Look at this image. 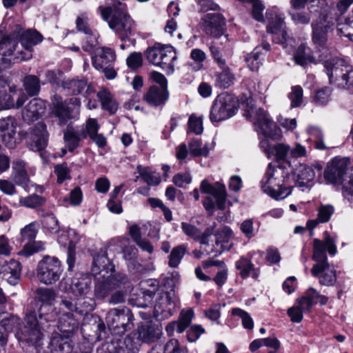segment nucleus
<instances>
[{
  "instance_id": "f257e3e1",
  "label": "nucleus",
  "mask_w": 353,
  "mask_h": 353,
  "mask_svg": "<svg viewBox=\"0 0 353 353\" xmlns=\"http://www.w3.org/2000/svg\"><path fill=\"white\" fill-rule=\"evenodd\" d=\"M37 295L43 303L38 314L34 311L26 314L23 327L19 328L15 334L19 341H26L37 345L42 338V330L48 327L49 323L55 321L57 312L52 305L55 300L56 294L52 289L39 288Z\"/></svg>"
},
{
  "instance_id": "f03ea898",
  "label": "nucleus",
  "mask_w": 353,
  "mask_h": 353,
  "mask_svg": "<svg viewBox=\"0 0 353 353\" xmlns=\"http://www.w3.org/2000/svg\"><path fill=\"white\" fill-rule=\"evenodd\" d=\"M39 32L31 30L22 32L17 26L9 35H3L0 30V53L2 62L6 65L32 58V48L42 41Z\"/></svg>"
},
{
  "instance_id": "7ed1b4c3",
  "label": "nucleus",
  "mask_w": 353,
  "mask_h": 353,
  "mask_svg": "<svg viewBox=\"0 0 353 353\" xmlns=\"http://www.w3.org/2000/svg\"><path fill=\"white\" fill-rule=\"evenodd\" d=\"M326 250L330 255L336 253L334 240L327 234L324 241L315 239L313 243L312 259L315 264L311 269L312 275L317 278L319 283L325 286H333L336 282V271L333 265L330 264Z\"/></svg>"
},
{
  "instance_id": "20e7f679",
  "label": "nucleus",
  "mask_w": 353,
  "mask_h": 353,
  "mask_svg": "<svg viewBox=\"0 0 353 353\" xmlns=\"http://www.w3.org/2000/svg\"><path fill=\"white\" fill-rule=\"evenodd\" d=\"M108 269L112 270V264L106 252L101 250L94 256L92 268V272L95 276L104 272L101 276L97 277L94 294L97 299H105L111 292L119 288L125 280V277L119 274H113L112 272L109 273Z\"/></svg>"
},
{
  "instance_id": "39448f33",
  "label": "nucleus",
  "mask_w": 353,
  "mask_h": 353,
  "mask_svg": "<svg viewBox=\"0 0 353 353\" xmlns=\"http://www.w3.org/2000/svg\"><path fill=\"white\" fill-rule=\"evenodd\" d=\"M288 172L282 166H272V163L265 172L261 181L262 191L275 200H283L288 197L292 190V186L288 183Z\"/></svg>"
},
{
  "instance_id": "423d86ee",
  "label": "nucleus",
  "mask_w": 353,
  "mask_h": 353,
  "mask_svg": "<svg viewBox=\"0 0 353 353\" xmlns=\"http://www.w3.org/2000/svg\"><path fill=\"white\" fill-rule=\"evenodd\" d=\"M100 11L103 19L108 21L109 27L121 40L128 39L135 32V23L127 13L125 5L119 2L113 8H100Z\"/></svg>"
},
{
  "instance_id": "0eeeda50",
  "label": "nucleus",
  "mask_w": 353,
  "mask_h": 353,
  "mask_svg": "<svg viewBox=\"0 0 353 353\" xmlns=\"http://www.w3.org/2000/svg\"><path fill=\"white\" fill-rule=\"evenodd\" d=\"M146 56L149 62L160 67L167 74L174 72L173 62L176 59V54L172 46L156 43L147 50Z\"/></svg>"
},
{
  "instance_id": "6e6552de",
  "label": "nucleus",
  "mask_w": 353,
  "mask_h": 353,
  "mask_svg": "<svg viewBox=\"0 0 353 353\" xmlns=\"http://www.w3.org/2000/svg\"><path fill=\"white\" fill-rule=\"evenodd\" d=\"M81 108V101L78 98L63 101L55 95L52 104V114L57 119L59 125H65L70 120L76 119Z\"/></svg>"
},
{
  "instance_id": "1a4fd4ad",
  "label": "nucleus",
  "mask_w": 353,
  "mask_h": 353,
  "mask_svg": "<svg viewBox=\"0 0 353 353\" xmlns=\"http://www.w3.org/2000/svg\"><path fill=\"white\" fill-rule=\"evenodd\" d=\"M26 100L27 96L24 92L8 84L0 70V110L19 108Z\"/></svg>"
},
{
  "instance_id": "9d476101",
  "label": "nucleus",
  "mask_w": 353,
  "mask_h": 353,
  "mask_svg": "<svg viewBox=\"0 0 353 353\" xmlns=\"http://www.w3.org/2000/svg\"><path fill=\"white\" fill-rule=\"evenodd\" d=\"M62 272L61 262L55 256H46L38 262L37 276L45 285L55 283L59 280Z\"/></svg>"
},
{
  "instance_id": "9b49d317",
  "label": "nucleus",
  "mask_w": 353,
  "mask_h": 353,
  "mask_svg": "<svg viewBox=\"0 0 353 353\" xmlns=\"http://www.w3.org/2000/svg\"><path fill=\"white\" fill-rule=\"evenodd\" d=\"M236 110V99L230 94H222L214 101L210 119L212 122H220L233 117Z\"/></svg>"
},
{
  "instance_id": "f8f14e48",
  "label": "nucleus",
  "mask_w": 353,
  "mask_h": 353,
  "mask_svg": "<svg viewBox=\"0 0 353 353\" xmlns=\"http://www.w3.org/2000/svg\"><path fill=\"white\" fill-rule=\"evenodd\" d=\"M109 328L116 334H123L132 327V314L127 308L110 310L105 318Z\"/></svg>"
},
{
  "instance_id": "ddd939ff",
  "label": "nucleus",
  "mask_w": 353,
  "mask_h": 353,
  "mask_svg": "<svg viewBox=\"0 0 353 353\" xmlns=\"http://www.w3.org/2000/svg\"><path fill=\"white\" fill-rule=\"evenodd\" d=\"M244 115L250 119L257 128L258 132L264 136L272 137L274 134L276 124L262 108L250 105L245 110Z\"/></svg>"
},
{
  "instance_id": "4468645a",
  "label": "nucleus",
  "mask_w": 353,
  "mask_h": 353,
  "mask_svg": "<svg viewBox=\"0 0 353 353\" xmlns=\"http://www.w3.org/2000/svg\"><path fill=\"white\" fill-rule=\"evenodd\" d=\"M115 57L112 49L99 48L94 50V54L92 57V64L97 70L102 71L108 79H113L116 76L113 69Z\"/></svg>"
},
{
  "instance_id": "2eb2a0df",
  "label": "nucleus",
  "mask_w": 353,
  "mask_h": 353,
  "mask_svg": "<svg viewBox=\"0 0 353 353\" xmlns=\"http://www.w3.org/2000/svg\"><path fill=\"white\" fill-rule=\"evenodd\" d=\"M350 161L346 158L335 157L328 163L324 171V179L327 183L339 185L345 176L347 167Z\"/></svg>"
},
{
  "instance_id": "dca6fc26",
  "label": "nucleus",
  "mask_w": 353,
  "mask_h": 353,
  "mask_svg": "<svg viewBox=\"0 0 353 353\" xmlns=\"http://www.w3.org/2000/svg\"><path fill=\"white\" fill-rule=\"evenodd\" d=\"M312 41L316 46V51L323 56L327 57V49L325 43L327 40V32L328 26L325 23V18L323 15L319 16V21H314L312 23Z\"/></svg>"
},
{
  "instance_id": "f3484780",
  "label": "nucleus",
  "mask_w": 353,
  "mask_h": 353,
  "mask_svg": "<svg viewBox=\"0 0 353 353\" xmlns=\"http://www.w3.org/2000/svg\"><path fill=\"white\" fill-rule=\"evenodd\" d=\"M225 25V19L219 13H208L201 21V27L203 30L214 37L222 35Z\"/></svg>"
},
{
  "instance_id": "a211bd4d",
  "label": "nucleus",
  "mask_w": 353,
  "mask_h": 353,
  "mask_svg": "<svg viewBox=\"0 0 353 353\" xmlns=\"http://www.w3.org/2000/svg\"><path fill=\"white\" fill-rule=\"evenodd\" d=\"M176 303L169 293H161L155 301L154 315L159 319H168L175 311Z\"/></svg>"
},
{
  "instance_id": "6ab92c4d",
  "label": "nucleus",
  "mask_w": 353,
  "mask_h": 353,
  "mask_svg": "<svg viewBox=\"0 0 353 353\" xmlns=\"http://www.w3.org/2000/svg\"><path fill=\"white\" fill-rule=\"evenodd\" d=\"M267 30L269 33L272 34V39L275 43L292 45L294 42L288 37L283 19L280 17H276L274 19H272L269 23Z\"/></svg>"
},
{
  "instance_id": "aec40b11",
  "label": "nucleus",
  "mask_w": 353,
  "mask_h": 353,
  "mask_svg": "<svg viewBox=\"0 0 353 353\" xmlns=\"http://www.w3.org/2000/svg\"><path fill=\"white\" fill-rule=\"evenodd\" d=\"M260 146L268 158H274L277 161H286L290 165L289 145L281 143L270 145L268 140H263L261 142Z\"/></svg>"
},
{
  "instance_id": "412c9836",
  "label": "nucleus",
  "mask_w": 353,
  "mask_h": 353,
  "mask_svg": "<svg viewBox=\"0 0 353 353\" xmlns=\"http://www.w3.org/2000/svg\"><path fill=\"white\" fill-rule=\"evenodd\" d=\"M322 167L319 165L314 167L300 164L294 172L295 183L299 187H309L315 178V170L320 172Z\"/></svg>"
},
{
  "instance_id": "4be33fe9",
  "label": "nucleus",
  "mask_w": 353,
  "mask_h": 353,
  "mask_svg": "<svg viewBox=\"0 0 353 353\" xmlns=\"http://www.w3.org/2000/svg\"><path fill=\"white\" fill-rule=\"evenodd\" d=\"M31 142L30 148L33 151H40L46 148L48 141L46 125L41 122L37 123L30 132Z\"/></svg>"
},
{
  "instance_id": "5701e85b",
  "label": "nucleus",
  "mask_w": 353,
  "mask_h": 353,
  "mask_svg": "<svg viewBox=\"0 0 353 353\" xmlns=\"http://www.w3.org/2000/svg\"><path fill=\"white\" fill-rule=\"evenodd\" d=\"M200 188L202 192L210 194L214 197L219 209L223 210L225 208L227 193L223 184L217 182L211 185L208 181L203 180L201 183Z\"/></svg>"
},
{
  "instance_id": "b1692460",
  "label": "nucleus",
  "mask_w": 353,
  "mask_h": 353,
  "mask_svg": "<svg viewBox=\"0 0 353 353\" xmlns=\"http://www.w3.org/2000/svg\"><path fill=\"white\" fill-rule=\"evenodd\" d=\"M327 302L326 296L319 294L315 289L310 288L305 292L304 296L296 301V305L304 312H307L314 304L319 303L321 305H325Z\"/></svg>"
},
{
  "instance_id": "393cba45",
  "label": "nucleus",
  "mask_w": 353,
  "mask_h": 353,
  "mask_svg": "<svg viewBox=\"0 0 353 353\" xmlns=\"http://www.w3.org/2000/svg\"><path fill=\"white\" fill-rule=\"evenodd\" d=\"M81 314L63 312L58 319L57 327L64 335L70 336L79 327V318Z\"/></svg>"
},
{
  "instance_id": "a878e982",
  "label": "nucleus",
  "mask_w": 353,
  "mask_h": 353,
  "mask_svg": "<svg viewBox=\"0 0 353 353\" xmlns=\"http://www.w3.org/2000/svg\"><path fill=\"white\" fill-rule=\"evenodd\" d=\"M325 56L319 53L317 51L310 52L307 46L302 43L296 50L293 59L297 65L304 66L308 63H317L324 60Z\"/></svg>"
},
{
  "instance_id": "bb28decb",
  "label": "nucleus",
  "mask_w": 353,
  "mask_h": 353,
  "mask_svg": "<svg viewBox=\"0 0 353 353\" xmlns=\"http://www.w3.org/2000/svg\"><path fill=\"white\" fill-rule=\"evenodd\" d=\"M21 271L20 263L14 259L3 263L0 267V275L2 279L12 285L18 283Z\"/></svg>"
},
{
  "instance_id": "cd10ccee",
  "label": "nucleus",
  "mask_w": 353,
  "mask_h": 353,
  "mask_svg": "<svg viewBox=\"0 0 353 353\" xmlns=\"http://www.w3.org/2000/svg\"><path fill=\"white\" fill-rule=\"evenodd\" d=\"M342 72H332L327 74L330 83H335L338 87L349 88L353 86V68L347 64L343 66Z\"/></svg>"
},
{
  "instance_id": "c85d7f7f",
  "label": "nucleus",
  "mask_w": 353,
  "mask_h": 353,
  "mask_svg": "<svg viewBox=\"0 0 353 353\" xmlns=\"http://www.w3.org/2000/svg\"><path fill=\"white\" fill-rule=\"evenodd\" d=\"M0 132L3 141L8 148H12L15 143L16 124L14 119L8 117L0 119Z\"/></svg>"
},
{
  "instance_id": "c756f323",
  "label": "nucleus",
  "mask_w": 353,
  "mask_h": 353,
  "mask_svg": "<svg viewBox=\"0 0 353 353\" xmlns=\"http://www.w3.org/2000/svg\"><path fill=\"white\" fill-rule=\"evenodd\" d=\"M46 105L40 99H32L23 111L22 117L28 123L37 120L45 112Z\"/></svg>"
},
{
  "instance_id": "7c9ffc66",
  "label": "nucleus",
  "mask_w": 353,
  "mask_h": 353,
  "mask_svg": "<svg viewBox=\"0 0 353 353\" xmlns=\"http://www.w3.org/2000/svg\"><path fill=\"white\" fill-rule=\"evenodd\" d=\"M169 94L165 86L153 85L150 88L144 95V100L151 105H163L168 99Z\"/></svg>"
},
{
  "instance_id": "2f4dec72",
  "label": "nucleus",
  "mask_w": 353,
  "mask_h": 353,
  "mask_svg": "<svg viewBox=\"0 0 353 353\" xmlns=\"http://www.w3.org/2000/svg\"><path fill=\"white\" fill-rule=\"evenodd\" d=\"M181 230L186 236L199 241L202 245L208 243V238L212 234V231L210 228H207L204 232H202L196 226L186 222L181 223Z\"/></svg>"
},
{
  "instance_id": "473e14b6",
  "label": "nucleus",
  "mask_w": 353,
  "mask_h": 353,
  "mask_svg": "<svg viewBox=\"0 0 353 353\" xmlns=\"http://www.w3.org/2000/svg\"><path fill=\"white\" fill-rule=\"evenodd\" d=\"M92 280L88 276H81L72 279L69 292L75 297H85L91 290Z\"/></svg>"
},
{
  "instance_id": "72a5a7b5",
  "label": "nucleus",
  "mask_w": 353,
  "mask_h": 353,
  "mask_svg": "<svg viewBox=\"0 0 353 353\" xmlns=\"http://www.w3.org/2000/svg\"><path fill=\"white\" fill-rule=\"evenodd\" d=\"M78 241L79 238L77 234L73 230H70L68 232L61 234L58 239V241L61 245L68 248V263L70 269L72 268L74 263V259L72 256V252Z\"/></svg>"
},
{
  "instance_id": "f704fd0d",
  "label": "nucleus",
  "mask_w": 353,
  "mask_h": 353,
  "mask_svg": "<svg viewBox=\"0 0 353 353\" xmlns=\"http://www.w3.org/2000/svg\"><path fill=\"white\" fill-rule=\"evenodd\" d=\"M86 137L83 130L68 127L63 132V139L68 150L72 152L79 146L80 141Z\"/></svg>"
},
{
  "instance_id": "c9c22d12",
  "label": "nucleus",
  "mask_w": 353,
  "mask_h": 353,
  "mask_svg": "<svg viewBox=\"0 0 353 353\" xmlns=\"http://www.w3.org/2000/svg\"><path fill=\"white\" fill-rule=\"evenodd\" d=\"M12 179L19 185H26L29 181V176L24 161L17 159L12 162Z\"/></svg>"
},
{
  "instance_id": "e433bc0d",
  "label": "nucleus",
  "mask_w": 353,
  "mask_h": 353,
  "mask_svg": "<svg viewBox=\"0 0 353 353\" xmlns=\"http://www.w3.org/2000/svg\"><path fill=\"white\" fill-rule=\"evenodd\" d=\"M69 338L70 336H67V335L61 336L59 334L53 335L50 342L52 352L72 353L73 352V347Z\"/></svg>"
},
{
  "instance_id": "4c0bfd02",
  "label": "nucleus",
  "mask_w": 353,
  "mask_h": 353,
  "mask_svg": "<svg viewBox=\"0 0 353 353\" xmlns=\"http://www.w3.org/2000/svg\"><path fill=\"white\" fill-rule=\"evenodd\" d=\"M222 71L216 74V83L222 88H228L234 84L236 78L230 68L225 64L224 68H220Z\"/></svg>"
},
{
  "instance_id": "58836bf2",
  "label": "nucleus",
  "mask_w": 353,
  "mask_h": 353,
  "mask_svg": "<svg viewBox=\"0 0 353 353\" xmlns=\"http://www.w3.org/2000/svg\"><path fill=\"white\" fill-rule=\"evenodd\" d=\"M140 346V343L136 334H130L118 344L117 353H136Z\"/></svg>"
},
{
  "instance_id": "ea45409f",
  "label": "nucleus",
  "mask_w": 353,
  "mask_h": 353,
  "mask_svg": "<svg viewBox=\"0 0 353 353\" xmlns=\"http://www.w3.org/2000/svg\"><path fill=\"white\" fill-rule=\"evenodd\" d=\"M97 97L101 101L102 108L110 114H114L118 109V103L114 99L112 94L107 90H101L97 93Z\"/></svg>"
},
{
  "instance_id": "a19ab883",
  "label": "nucleus",
  "mask_w": 353,
  "mask_h": 353,
  "mask_svg": "<svg viewBox=\"0 0 353 353\" xmlns=\"http://www.w3.org/2000/svg\"><path fill=\"white\" fill-rule=\"evenodd\" d=\"M187 244H181L174 248L172 250L169 256V266L171 268H176L181 263V261L182 260L185 253L187 252Z\"/></svg>"
},
{
  "instance_id": "79ce46f5",
  "label": "nucleus",
  "mask_w": 353,
  "mask_h": 353,
  "mask_svg": "<svg viewBox=\"0 0 353 353\" xmlns=\"http://www.w3.org/2000/svg\"><path fill=\"white\" fill-rule=\"evenodd\" d=\"M19 325V319L6 312L0 313V329H4L6 334Z\"/></svg>"
},
{
  "instance_id": "37998d69",
  "label": "nucleus",
  "mask_w": 353,
  "mask_h": 353,
  "mask_svg": "<svg viewBox=\"0 0 353 353\" xmlns=\"http://www.w3.org/2000/svg\"><path fill=\"white\" fill-rule=\"evenodd\" d=\"M135 334L139 343L141 341L150 343L157 339V335L154 328L148 325L139 327L137 330V333Z\"/></svg>"
},
{
  "instance_id": "c03bdc74",
  "label": "nucleus",
  "mask_w": 353,
  "mask_h": 353,
  "mask_svg": "<svg viewBox=\"0 0 353 353\" xmlns=\"http://www.w3.org/2000/svg\"><path fill=\"white\" fill-rule=\"evenodd\" d=\"M23 85L30 96L37 95L40 90V82L37 77L28 75L25 77Z\"/></svg>"
},
{
  "instance_id": "a18cd8bd",
  "label": "nucleus",
  "mask_w": 353,
  "mask_h": 353,
  "mask_svg": "<svg viewBox=\"0 0 353 353\" xmlns=\"http://www.w3.org/2000/svg\"><path fill=\"white\" fill-rule=\"evenodd\" d=\"M39 224L34 221L32 222L21 230V239L27 243L32 242L37 236Z\"/></svg>"
},
{
  "instance_id": "49530a36",
  "label": "nucleus",
  "mask_w": 353,
  "mask_h": 353,
  "mask_svg": "<svg viewBox=\"0 0 353 353\" xmlns=\"http://www.w3.org/2000/svg\"><path fill=\"white\" fill-rule=\"evenodd\" d=\"M189 150L190 154H192L194 157H207L209 153L208 145H203L201 141L198 139H193L190 142Z\"/></svg>"
},
{
  "instance_id": "de8ad7c7",
  "label": "nucleus",
  "mask_w": 353,
  "mask_h": 353,
  "mask_svg": "<svg viewBox=\"0 0 353 353\" xmlns=\"http://www.w3.org/2000/svg\"><path fill=\"white\" fill-rule=\"evenodd\" d=\"M231 314L233 316H238L241 320L245 329L252 330L254 322L250 315L245 310L236 307L231 310Z\"/></svg>"
},
{
  "instance_id": "09e8293b",
  "label": "nucleus",
  "mask_w": 353,
  "mask_h": 353,
  "mask_svg": "<svg viewBox=\"0 0 353 353\" xmlns=\"http://www.w3.org/2000/svg\"><path fill=\"white\" fill-rule=\"evenodd\" d=\"M324 58V66L326 69L327 74L329 73H332V72H342L343 69V66L346 65V63L344 60L334 57L331 58L327 60H325Z\"/></svg>"
},
{
  "instance_id": "8fccbe9b",
  "label": "nucleus",
  "mask_w": 353,
  "mask_h": 353,
  "mask_svg": "<svg viewBox=\"0 0 353 353\" xmlns=\"http://www.w3.org/2000/svg\"><path fill=\"white\" fill-rule=\"evenodd\" d=\"M262 59L263 58H261L259 48H256L254 51L246 57L245 61L252 71H256L262 63Z\"/></svg>"
},
{
  "instance_id": "3c124183",
  "label": "nucleus",
  "mask_w": 353,
  "mask_h": 353,
  "mask_svg": "<svg viewBox=\"0 0 353 353\" xmlns=\"http://www.w3.org/2000/svg\"><path fill=\"white\" fill-rule=\"evenodd\" d=\"M98 34L92 30H90L89 32L84 33L83 49L87 52L92 51L98 43Z\"/></svg>"
},
{
  "instance_id": "603ef678",
  "label": "nucleus",
  "mask_w": 353,
  "mask_h": 353,
  "mask_svg": "<svg viewBox=\"0 0 353 353\" xmlns=\"http://www.w3.org/2000/svg\"><path fill=\"white\" fill-rule=\"evenodd\" d=\"M45 201L46 200L43 197L37 194H32L19 199V203L21 205L29 208H35L42 205Z\"/></svg>"
},
{
  "instance_id": "864d4df0",
  "label": "nucleus",
  "mask_w": 353,
  "mask_h": 353,
  "mask_svg": "<svg viewBox=\"0 0 353 353\" xmlns=\"http://www.w3.org/2000/svg\"><path fill=\"white\" fill-rule=\"evenodd\" d=\"M236 268L239 271L241 277L246 278L250 275L252 270H254V265L250 261L245 257H241L235 263Z\"/></svg>"
},
{
  "instance_id": "5fc2aeb1",
  "label": "nucleus",
  "mask_w": 353,
  "mask_h": 353,
  "mask_svg": "<svg viewBox=\"0 0 353 353\" xmlns=\"http://www.w3.org/2000/svg\"><path fill=\"white\" fill-rule=\"evenodd\" d=\"M137 169L139 175L148 185H156L160 183V178L151 172L148 168H143L139 165L137 167Z\"/></svg>"
},
{
  "instance_id": "6e6d98bb",
  "label": "nucleus",
  "mask_w": 353,
  "mask_h": 353,
  "mask_svg": "<svg viewBox=\"0 0 353 353\" xmlns=\"http://www.w3.org/2000/svg\"><path fill=\"white\" fill-rule=\"evenodd\" d=\"M83 199V194L82 192L79 187H76L74 190H72L69 196H65L63 198L62 202L63 205H68V204L77 206L79 205Z\"/></svg>"
},
{
  "instance_id": "4d7b16f0",
  "label": "nucleus",
  "mask_w": 353,
  "mask_h": 353,
  "mask_svg": "<svg viewBox=\"0 0 353 353\" xmlns=\"http://www.w3.org/2000/svg\"><path fill=\"white\" fill-rule=\"evenodd\" d=\"M290 15L295 24H308L310 21L309 14L303 11L302 9H292Z\"/></svg>"
},
{
  "instance_id": "13d9d810",
  "label": "nucleus",
  "mask_w": 353,
  "mask_h": 353,
  "mask_svg": "<svg viewBox=\"0 0 353 353\" xmlns=\"http://www.w3.org/2000/svg\"><path fill=\"white\" fill-rule=\"evenodd\" d=\"M194 316L193 310L190 308L186 310H182L180 314L179 321V333H182L190 325Z\"/></svg>"
},
{
  "instance_id": "bf43d9fd",
  "label": "nucleus",
  "mask_w": 353,
  "mask_h": 353,
  "mask_svg": "<svg viewBox=\"0 0 353 353\" xmlns=\"http://www.w3.org/2000/svg\"><path fill=\"white\" fill-rule=\"evenodd\" d=\"M288 98L291 102L292 108H296L301 105L303 102V89L299 85H295L292 88V91L288 94Z\"/></svg>"
},
{
  "instance_id": "052dcab7",
  "label": "nucleus",
  "mask_w": 353,
  "mask_h": 353,
  "mask_svg": "<svg viewBox=\"0 0 353 353\" xmlns=\"http://www.w3.org/2000/svg\"><path fill=\"white\" fill-rule=\"evenodd\" d=\"M334 208L330 204L321 205L318 210V220L321 223H327L334 212Z\"/></svg>"
},
{
  "instance_id": "680f3d73",
  "label": "nucleus",
  "mask_w": 353,
  "mask_h": 353,
  "mask_svg": "<svg viewBox=\"0 0 353 353\" xmlns=\"http://www.w3.org/2000/svg\"><path fill=\"white\" fill-rule=\"evenodd\" d=\"M65 86L70 90L73 94H79L87 87V81L83 79H72L65 82Z\"/></svg>"
},
{
  "instance_id": "e2e57ef3",
  "label": "nucleus",
  "mask_w": 353,
  "mask_h": 353,
  "mask_svg": "<svg viewBox=\"0 0 353 353\" xmlns=\"http://www.w3.org/2000/svg\"><path fill=\"white\" fill-rule=\"evenodd\" d=\"M54 173L57 176L59 183H62L66 179H70V169L66 163L56 165L54 166Z\"/></svg>"
},
{
  "instance_id": "0e129e2a",
  "label": "nucleus",
  "mask_w": 353,
  "mask_h": 353,
  "mask_svg": "<svg viewBox=\"0 0 353 353\" xmlns=\"http://www.w3.org/2000/svg\"><path fill=\"white\" fill-rule=\"evenodd\" d=\"M44 249V243L41 241H34L33 243H27L21 250V254L29 256L35 252Z\"/></svg>"
},
{
  "instance_id": "69168bd1",
  "label": "nucleus",
  "mask_w": 353,
  "mask_h": 353,
  "mask_svg": "<svg viewBox=\"0 0 353 353\" xmlns=\"http://www.w3.org/2000/svg\"><path fill=\"white\" fill-rule=\"evenodd\" d=\"M188 130L196 134H201L203 130L201 118L191 115L188 121Z\"/></svg>"
},
{
  "instance_id": "338daca9",
  "label": "nucleus",
  "mask_w": 353,
  "mask_h": 353,
  "mask_svg": "<svg viewBox=\"0 0 353 353\" xmlns=\"http://www.w3.org/2000/svg\"><path fill=\"white\" fill-rule=\"evenodd\" d=\"M339 185H342L344 197L353 196V175H345L342 179V181L339 183Z\"/></svg>"
},
{
  "instance_id": "774afa93",
  "label": "nucleus",
  "mask_w": 353,
  "mask_h": 353,
  "mask_svg": "<svg viewBox=\"0 0 353 353\" xmlns=\"http://www.w3.org/2000/svg\"><path fill=\"white\" fill-rule=\"evenodd\" d=\"M163 353H185L179 345V342L176 339H170L164 347Z\"/></svg>"
}]
</instances>
